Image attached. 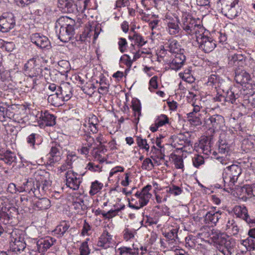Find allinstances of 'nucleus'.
Wrapping results in <instances>:
<instances>
[{
    "instance_id": "1",
    "label": "nucleus",
    "mask_w": 255,
    "mask_h": 255,
    "mask_svg": "<svg viewBox=\"0 0 255 255\" xmlns=\"http://www.w3.org/2000/svg\"><path fill=\"white\" fill-rule=\"evenodd\" d=\"M76 25L75 20L68 16L59 17L55 26H60L58 38L63 42L69 41L75 34Z\"/></svg>"
},
{
    "instance_id": "2",
    "label": "nucleus",
    "mask_w": 255,
    "mask_h": 255,
    "mask_svg": "<svg viewBox=\"0 0 255 255\" xmlns=\"http://www.w3.org/2000/svg\"><path fill=\"white\" fill-rule=\"evenodd\" d=\"M212 239L217 245L218 250L224 255H236L234 239L220 232L213 233Z\"/></svg>"
},
{
    "instance_id": "3",
    "label": "nucleus",
    "mask_w": 255,
    "mask_h": 255,
    "mask_svg": "<svg viewBox=\"0 0 255 255\" xmlns=\"http://www.w3.org/2000/svg\"><path fill=\"white\" fill-rule=\"evenodd\" d=\"M87 0H58V6L63 12L76 14L86 9Z\"/></svg>"
},
{
    "instance_id": "4",
    "label": "nucleus",
    "mask_w": 255,
    "mask_h": 255,
    "mask_svg": "<svg viewBox=\"0 0 255 255\" xmlns=\"http://www.w3.org/2000/svg\"><path fill=\"white\" fill-rule=\"evenodd\" d=\"M87 0H58V6L63 12L76 14L86 9Z\"/></svg>"
},
{
    "instance_id": "5",
    "label": "nucleus",
    "mask_w": 255,
    "mask_h": 255,
    "mask_svg": "<svg viewBox=\"0 0 255 255\" xmlns=\"http://www.w3.org/2000/svg\"><path fill=\"white\" fill-rule=\"evenodd\" d=\"M27 187L26 192L30 195H33L37 198L44 195L48 190L50 184L47 180L40 181L33 178H30L27 180Z\"/></svg>"
},
{
    "instance_id": "6",
    "label": "nucleus",
    "mask_w": 255,
    "mask_h": 255,
    "mask_svg": "<svg viewBox=\"0 0 255 255\" xmlns=\"http://www.w3.org/2000/svg\"><path fill=\"white\" fill-rule=\"evenodd\" d=\"M221 3V12L226 17L233 19L239 13V0H220Z\"/></svg>"
},
{
    "instance_id": "7",
    "label": "nucleus",
    "mask_w": 255,
    "mask_h": 255,
    "mask_svg": "<svg viewBox=\"0 0 255 255\" xmlns=\"http://www.w3.org/2000/svg\"><path fill=\"white\" fill-rule=\"evenodd\" d=\"M223 173V180L225 183L229 182L228 186L231 188L237 181L239 176L242 172L240 166L237 164H232L224 169Z\"/></svg>"
},
{
    "instance_id": "8",
    "label": "nucleus",
    "mask_w": 255,
    "mask_h": 255,
    "mask_svg": "<svg viewBox=\"0 0 255 255\" xmlns=\"http://www.w3.org/2000/svg\"><path fill=\"white\" fill-rule=\"evenodd\" d=\"M151 188L152 187L151 185H147L144 187L141 191L136 192L135 196L138 199V202H136L135 204L129 202V207L132 209L138 210L146 205L152 196L151 194L149 193V191Z\"/></svg>"
},
{
    "instance_id": "9",
    "label": "nucleus",
    "mask_w": 255,
    "mask_h": 255,
    "mask_svg": "<svg viewBox=\"0 0 255 255\" xmlns=\"http://www.w3.org/2000/svg\"><path fill=\"white\" fill-rule=\"evenodd\" d=\"M196 39L199 48L205 53L212 51L216 46L215 41L214 40L212 37L200 34L199 36L197 37Z\"/></svg>"
},
{
    "instance_id": "10",
    "label": "nucleus",
    "mask_w": 255,
    "mask_h": 255,
    "mask_svg": "<svg viewBox=\"0 0 255 255\" xmlns=\"http://www.w3.org/2000/svg\"><path fill=\"white\" fill-rule=\"evenodd\" d=\"M181 22V27L188 34L195 32L196 28L200 26V24L197 23V21L190 15H183Z\"/></svg>"
},
{
    "instance_id": "11",
    "label": "nucleus",
    "mask_w": 255,
    "mask_h": 255,
    "mask_svg": "<svg viewBox=\"0 0 255 255\" xmlns=\"http://www.w3.org/2000/svg\"><path fill=\"white\" fill-rule=\"evenodd\" d=\"M15 25L14 16L12 13H7L0 16V31L7 32Z\"/></svg>"
},
{
    "instance_id": "12",
    "label": "nucleus",
    "mask_w": 255,
    "mask_h": 255,
    "mask_svg": "<svg viewBox=\"0 0 255 255\" xmlns=\"http://www.w3.org/2000/svg\"><path fill=\"white\" fill-rule=\"evenodd\" d=\"M17 209L12 206H2L0 210V219L5 225L9 224L14 216L17 215Z\"/></svg>"
},
{
    "instance_id": "13",
    "label": "nucleus",
    "mask_w": 255,
    "mask_h": 255,
    "mask_svg": "<svg viewBox=\"0 0 255 255\" xmlns=\"http://www.w3.org/2000/svg\"><path fill=\"white\" fill-rule=\"evenodd\" d=\"M24 70L28 71L29 73V77L30 79L33 77H37L42 75V70L38 64H36L35 58H31L29 59L27 62L24 65Z\"/></svg>"
},
{
    "instance_id": "14",
    "label": "nucleus",
    "mask_w": 255,
    "mask_h": 255,
    "mask_svg": "<svg viewBox=\"0 0 255 255\" xmlns=\"http://www.w3.org/2000/svg\"><path fill=\"white\" fill-rule=\"evenodd\" d=\"M228 65L233 67L235 72L240 70L241 67L245 65L246 57L240 54H235L228 57Z\"/></svg>"
},
{
    "instance_id": "15",
    "label": "nucleus",
    "mask_w": 255,
    "mask_h": 255,
    "mask_svg": "<svg viewBox=\"0 0 255 255\" xmlns=\"http://www.w3.org/2000/svg\"><path fill=\"white\" fill-rule=\"evenodd\" d=\"M225 120L223 116L220 115H214L205 119V125L214 129H220L224 126Z\"/></svg>"
},
{
    "instance_id": "16",
    "label": "nucleus",
    "mask_w": 255,
    "mask_h": 255,
    "mask_svg": "<svg viewBox=\"0 0 255 255\" xmlns=\"http://www.w3.org/2000/svg\"><path fill=\"white\" fill-rule=\"evenodd\" d=\"M234 212L237 217L245 220L251 227L255 224V219H252L248 214V209L245 206H236L234 208Z\"/></svg>"
},
{
    "instance_id": "17",
    "label": "nucleus",
    "mask_w": 255,
    "mask_h": 255,
    "mask_svg": "<svg viewBox=\"0 0 255 255\" xmlns=\"http://www.w3.org/2000/svg\"><path fill=\"white\" fill-rule=\"evenodd\" d=\"M30 40L33 43L41 49H49L51 47L48 38L38 33L32 34L30 36Z\"/></svg>"
},
{
    "instance_id": "18",
    "label": "nucleus",
    "mask_w": 255,
    "mask_h": 255,
    "mask_svg": "<svg viewBox=\"0 0 255 255\" xmlns=\"http://www.w3.org/2000/svg\"><path fill=\"white\" fill-rule=\"evenodd\" d=\"M77 174L71 171H68L66 173V185L68 187L74 190L79 189L81 180L77 177Z\"/></svg>"
},
{
    "instance_id": "19",
    "label": "nucleus",
    "mask_w": 255,
    "mask_h": 255,
    "mask_svg": "<svg viewBox=\"0 0 255 255\" xmlns=\"http://www.w3.org/2000/svg\"><path fill=\"white\" fill-rule=\"evenodd\" d=\"M11 239L9 244V248L10 250L12 252L20 253V251H22L26 247V244L24 242V240L20 236H17L16 237H13V235H11Z\"/></svg>"
},
{
    "instance_id": "20",
    "label": "nucleus",
    "mask_w": 255,
    "mask_h": 255,
    "mask_svg": "<svg viewBox=\"0 0 255 255\" xmlns=\"http://www.w3.org/2000/svg\"><path fill=\"white\" fill-rule=\"evenodd\" d=\"M39 118L38 122L40 126H53L56 124V117L48 112L40 113Z\"/></svg>"
},
{
    "instance_id": "21",
    "label": "nucleus",
    "mask_w": 255,
    "mask_h": 255,
    "mask_svg": "<svg viewBox=\"0 0 255 255\" xmlns=\"http://www.w3.org/2000/svg\"><path fill=\"white\" fill-rule=\"evenodd\" d=\"M186 60L185 56L181 52L175 53V58L170 63L169 66L172 70H177L183 65Z\"/></svg>"
},
{
    "instance_id": "22",
    "label": "nucleus",
    "mask_w": 255,
    "mask_h": 255,
    "mask_svg": "<svg viewBox=\"0 0 255 255\" xmlns=\"http://www.w3.org/2000/svg\"><path fill=\"white\" fill-rule=\"evenodd\" d=\"M56 241L52 238L47 237L45 239H40L37 242V249L39 252H44L50 248Z\"/></svg>"
},
{
    "instance_id": "23",
    "label": "nucleus",
    "mask_w": 255,
    "mask_h": 255,
    "mask_svg": "<svg viewBox=\"0 0 255 255\" xmlns=\"http://www.w3.org/2000/svg\"><path fill=\"white\" fill-rule=\"evenodd\" d=\"M221 212L210 211L206 213L204 216V222L205 224L216 225L219 220L221 218Z\"/></svg>"
},
{
    "instance_id": "24",
    "label": "nucleus",
    "mask_w": 255,
    "mask_h": 255,
    "mask_svg": "<svg viewBox=\"0 0 255 255\" xmlns=\"http://www.w3.org/2000/svg\"><path fill=\"white\" fill-rule=\"evenodd\" d=\"M187 116L188 121L191 125L194 126L201 125L203 120H204L205 121V119H207V117H203V114L202 113H197V114L188 113Z\"/></svg>"
},
{
    "instance_id": "25",
    "label": "nucleus",
    "mask_w": 255,
    "mask_h": 255,
    "mask_svg": "<svg viewBox=\"0 0 255 255\" xmlns=\"http://www.w3.org/2000/svg\"><path fill=\"white\" fill-rule=\"evenodd\" d=\"M235 72V80L237 83L243 85L251 80L250 75L244 70H239Z\"/></svg>"
},
{
    "instance_id": "26",
    "label": "nucleus",
    "mask_w": 255,
    "mask_h": 255,
    "mask_svg": "<svg viewBox=\"0 0 255 255\" xmlns=\"http://www.w3.org/2000/svg\"><path fill=\"white\" fill-rule=\"evenodd\" d=\"M16 157L14 152L9 150L2 151H0V160L3 161L8 165L15 162Z\"/></svg>"
},
{
    "instance_id": "27",
    "label": "nucleus",
    "mask_w": 255,
    "mask_h": 255,
    "mask_svg": "<svg viewBox=\"0 0 255 255\" xmlns=\"http://www.w3.org/2000/svg\"><path fill=\"white\" fill-rule=\"evenodd\" d=\"M49 154V164L52 165L54 163L60 161L61 160V155L60 150V146H52L51 148Z\"/></svg>"
},
{
    "instance_id": "28",
    "label": "nucleus",
    "mask_w": 255,
    "mask_h": 255,
    "mask_svg": "<svg viewBox=\"0 0 255 255\" xmlns=\"http://www.w3.org/2000/svg\"><path fill=\"white\" fill-rule=\"evenodd\" d=\"M132 109L134 112V118L133 120V123L137 125L139 120V117L141 116V104L140 101L137 99L133 100L131 102Z\"/></svg>"
},
{
    "instance_id": "29",
    "label": "nucleus",
    "mask_w": 255,
    "mask_h": 255,
    "mask_svg": "<svg viewBox=\"0 0 255 255\" xmlns=\"http://www.w3.org/2000/svg\"><path fill=\"white\" fill-rule=\"evenodd\" d=\"M57 91L63 102L68 101L72 97L71 88L69 86H58Z\"/></svg>"
},
{
    "instance_id": "30",
    "label": "nucleus",
    "mask_w": 255,
    "mask_h": 255,
    "mask_svg": "<svg viewBox=\"0 0 255 255\" xmlns=\"http://www.w3.org/2000/svg\"><path fill=\"white\" fill-rule=\"evenodd\" d=\"M111 240V236L107 231H105L99 238L97 246L104 249H107L109 247V244Z\"/></svg>"
},
{
    "instance_id": "31",
    "label": "nucleus",
    "mask_w": 255,
    "mask_h": 255,
    "mask_svg": "<svg viewBox=\"0 0 255 255\" xmlns=\"http://www.w3.org/2000/svg\"><path fill=\"white\" fill-rule=\"evenodd\" d=\"M59 92L58 91H56V92L51 94L49 95L47 98V101L49 103H50L51 105H53L55 107H59L61 106L63 102H62V100L60 97Z\"/></svg>"
},
{
    "instance_id": "32",
    "label": "nucleus",
    "mask_w": 255,
    "mask_h": 255,
    "mask_svg": "<svg viewBox=\"0 0 255 255\" xmlns=\"http://www.w3.org/2000/svg\"><path fill=\"white\" fill-rule=\"evenodd\" d=\"M38 200L34 203V207L39 210H43L48 209L51 206L50 201L47 198H38Z\"/></svg>"
},
{
    "instance_id": "33",
    "label": "nucleus",
    "mask_w": 255,
    "mask_h": 255,
    "mask_svg": "<svg viewBox=\"0 0 255 255\" xmlns=\"http://www.w3.org/2000/svg\"><path fill=\"white\" fill-rule=\"evenodd\" d=\"M178 229L174 228L168 232L163 233V235L167 239L169 244L173 245L175 244L176 240H178Z\"/></svg>"
},
{
    "instance_id": "34",
    "label": "nucleus",
    "mask_w": 255,
    "mask_h": 255,
    "mask_svg": "<svg viewBox=\"0 0 255 255\" xmlns=\"http://www.w3.org/2000/svg\"><path fill=\"white\" fill-rule=\"evenodd\" d=\"M211 139L209 140L207 137H206V139L203 138L200 141L199 146L204 154L209 155L211 152Z\"/></svg>"
},
{
    "instance_id": "35",
    "label": "nucleus",
    "mask_w": 255,
    "mask_h": 255,
    "mask_svg": "<svg viewBox=\"0 0 255 255\" xmlns=\"http://www.w3.org/2000/svg\"><path fill=\"white\" fill-rule=\"evenodd\" d=\"M179 23V20L178 19H176V21L173 20L168 22L167 26L170 34L174 35L179 32L180 28L178 25Z\"/></svg>"
},
{
    "instance_id": "36",
    "label": "nucleus",
    "mask_w": 255,
    "mask_h": 255,
    "mask_svg": "<svg viewBox=\"0 0 255 255\" xmlns=\"http://www.w3.org/2000/svg\"><path fill=\"white\" fill-rule=\"evenodd\" d=\"M58 66L57 67L58 71L61 74L67 73L70 70V63L67 60H60L58 63Z\"/></svg>"
},
{
    "instance_id": "37",
    "label": "nucleus",
    "mask_w": 255,
    "mask_h": 255,
    "mask_svg": "<svg viewBox=\"0 0 255 255\" xmlns=\"http://www.w3.org/2000/svg\"><path fill=\"white\" fill-rule=\"evenodd\" d=\"M70 226L66 222H63L59 226H57L54 232L59 235L60 237L64 236V234L68 231Z\"/></svg>"
},
{
    "instance_id": "38",
    "label": "nucleus",
    "mask_w": 255,
    "mask_h": 255,
    "mask_svg": "<svg viewBox=\"0 0 255 255\" xmlns=\"http://www.w3.org/2000/svg\"><path fill=\"white\" fill-rule=\"evenodd\" d=\"M169 44L167 47L169 51L172 53H176L181 51V49L178 41L176 40L169 41Z\"/></svg>"
},
{
    "instance_id": "39",
    "label": "nucleus",
    "mask_w": 255,
    "mask_h": 255,
    "mask_svg": "<svg viewBox=\"0 0 255 255\" xmlns=\"http://www.w3.org/2000/svg\"><path fill=\"white\" fill-rule=\"evenodd\" d=\"M103 186V184L97 180L93 182L91 184V189L89 192L90 194L91 195L96 194L102 189Z\"/></svg>"
},
{
    "instance_id": "40",
    "label": "nucleus",
    "mask_w": 255,
    "mask_h": 255,
    "mask_svg": "<svg viewBox=\"0 0 255 255\" xmlns=\"http://www.w3.org/2000/svg\"><path fill=\"white\" fill-rule=\"evenodd\" d=\"M224 93L225 94L227 101L228 102L233 104L237 98L236 97L237 94H235L233 88H230L226 92H224Z\"/></svg>"
},
{
    "instance_id": "41",
    "label": "nucleus",
    "mask_w": 255,
    "mask_h": 255,
    "mask_svg": "<svg viewBox=\"0 0 255 255\" xmlns=\"http://www.w3.org/2000/svg\"><path fill=\"white\" fill-rule=\"evenodd\" d=\"M219 152L221 153H228L230 149L229 147L225 140L220 139L218 141Z\"/></svg>"
},
{
    "instance_id": "42",
    "label": "nucleus",
    "mask_w": 255,
    "mask_h": 255,
    "mask_svg": "<svg viewBox=\"0 0 255 255\" xmlns=\"http://www.w3.org/2000/svg\"><path fill=\"white\" fill-rule=\"evenodd\" d=\"M132 37L135 44H137L139 47L142 46L147 42V41H145L143 37L137 32H134Z\"/></svg>"
},
{
    "instance_id": "43",
    "label": "nucleus",
    "mask_w": 255,
    "mask_h": 255,
    "mask_svg": "<svg viewBox=\"0 0 255 255\" xmlns=\"http://www.w3.org/2000/svg\"><path fill=\"white\" fill-rule=\"evenodd\" d=\"M191 134L189 132H186L178 134L177 138L180 141H183L186 144L189 145L191 144Z\"/></svg>"
},
{
    "instance_id": "44",
    "label": "nucleus",
    "mask_w": 255,
    "mask_h": 255,
    "mask_svg": "<svg viewBox=\"0 0 255 255\" xmlns=\"http://www.w3.org/2000/svg\"><path fill=\"white\" fill-rule=\"evenodd\" d=\"M166 191L174 196H177L180 195L183 191L179 187L174 185H171L167 188Z\"/></svg>"
},
{
    "instance_id": "45",
    "label": "nucleus",
    "mask_w": 255,
    "mask_h": 255,
    "mask_svg": "<svg viewBox=\"0 0 255 255\" xmlns=\"http://www.w3.org/2000/svg\"><path fill=\"white\" fill-rule=\"evenodd\" d=\"M100 87L99 88L98 92L103 95H106L109 92V84H108L103 80H101L100 82Z\"/></svg>"
},
{
    "instance_id": "46",
    "label": "nucleus",
    "mask_w": 255,
    "mask_h": 255,
    "mask_svg": "<svg viewBox=\"0 0 255 255\" xmlns=\"http://www.w3.org/2000/svg\"><path fill=\"white\" fill-rule=\"evenodd\" d=\"M168 118L165 115H161L155 120L156 125L157 127H162L168 123Z\"/></svg>"
},
{
    "instance_id": "47",
    "label": "nucleus",
    "mask_w": 255,
    "mask_h": 255,
    "mask_svg": "<svg viewBox=\"0 0 255 255\" xmlns=\"http://www.w3.org/2000/svg\"><path fill=\"white\" fill-rule=\"evenodd\" d=\"M243 245L246 247L247 249L249 250L255 251V240L251 238H248L243 241Z\"/></svg>"
},
{
    "instance_id": "48",
    "label": "nucleus",
    "mask_w": 255,
    "mask_h": 255,
    "mask_svg": "<svg viewBox=\"0 0 255 255\" xmlns=\"http://www.w3.org/2000/svg\"><path fill=\"white\" fill-rule=\"evenodd\" d=\"M136 141L139 147L145 149L147 151L149 150V146L147 143L146 139H143L140 136H137Z\"/></svg>"
},
{
    "instance_id": "49",
    "label": "nucleus",
    "mask_w": 255,
    "mask_h": 255,
    "mask_svg": "<svg viewBox=\"0 0 255 255\" xmlns=\"http://www.w3.org/2000/svg\"><path fill=\"white\" fill-rule=\"evenodd\" d=\"M37 0H14L16 4L20 7H26Z\"/></svg>"
},
{
    "instance_id": "50",
    "label": "nucleus",
    "mask_w": 255,
    "mask_h": 255,
    "mask_svg": "<svg viewBox=\"0 0 255 255\" xmlns=\"http://www.w3.org/2000/svg\"><path fill=\"white\" fill-rule=\"evenodd\" d=\"M192 160L193 165L197 168L204 163V159L203 157L200 155H196L193 158Z\"/></svg>"
},
{
    "instance_id": "51",
    "label": "nucleus",
    "mask_w": 255,
    "mask_h": 255,
    "mask_svg": "<svg viewBox=\"0 0 255 255\" xmlns=\"http://www.w3.org/2000/svg\"><path fill=\"white\" fill-rule=\"evenodd\" d=\"M173 161L175 167L177 169H182L184 167L183 159L178 155H174Z\"/></svg>"
},
{
    "instance_id": "52",
    "label": "nucleus",
    "mask_w": 255,
    "mask_h": 255,
    "mask_svg": "<svg viewBox=\"0 0 255 255\" xmlns=\"http://www.w3.org/2000/svg\"><path fill=\"white\" fill-rule=\"evenodd\" d=\"M119 48L122 53H124L127 50L128 43L125 38H120L118 42Z\"/></svg>"
},
{
    "instance_id": "53",
    "label": "nucleus",
    "mask_w": 255,
    "mask_h": 255,
    "mask_svg": "<svg viewBox=\"0 0 255 255\" xmlns=\"http://www.w3.org/2000/svg\"><path fill=\"white\" fill-rule=\"evenodd\" d=\"M79 250L80 255H88L90 254V250L87 242H84L82 244Z\"/></svg>"
},
{
    "instance_id": "54",
    "label": "nucleus",
    "mask_w": 255,
    "mask_h": 255,
    "mask_svg": "<svg viewBox=\"0 0 255 255\" xmlns=\"http://www.w3.org/2000/svg\"><path fill=\"white\" fill-rule=\"evenodd\" d=\"M153 166L151 160L149 158H147L143 160L141 167L143 169L149 170L151 169Z\"/></svg>"
},
{
    "instance_id": "55",
    "label": "nucleus",
    "mask_w": 255,
    "mask_h": 255,
    "mask_svg": "<svg viewBox=\"0 0 255 255\" xmlns=\"http://www.w3.org/2000/svg\"><path fill=\"white\" fill-rule=\"evenodd\" d=\"M121 61L124 63L128 68H130L133 62V61L131 59L130 56L127 54H125L121 57Z\"/></svg>"
},
{
    "instance_id": "56",
    "label": "nucleus",
    "mask_w": 255,
    "mask_h": 255,
    "mask_svg": "<svg viewBox=\"0 0 255 255\" xmlns=\"http://www.w3.org/2000/svg\"><path fill=\"white\" fill-rule=\"evenodd\" d=\"M223 92V94H220L219 92H218L217 95L214 98V100L215 101L221 102L222 104H224L227 101L224 91Z\"/></svg>"
},
{
    "instance_id": "57",
    "label": "nucleus",
    "mask_w": 255,
    "mask_h": 255,
    "mask_svg": "<svg viewBox=\"0 0 255 255\" xmlns=\"http://www.w3.org/2000/svg\"><path fill=\"white\" fill-rule=\"evenodd\" d=\"M38 137V135L36 133H32L29 135L27 138V142L33 148H34V145L36 139Z\"/></svg>"
},
{
    "instance_id": "58",
    "label": "nucleus",
    "mask_w": 255,
    "mask_h": 255,
    "mask_svg": "<svg viewBox=\"0 0 255 255\" xmlns=\"http://www.w3.org/2000/svg\"><path fill=\"white\" fill-rule=\"evenodd\" d=\"M244 190L248 196L251 197L252 196H255V191L251 186L249 185L244 186L243 188V191H244Z\"/></svg>"
},
{
    "instance_id": "59",
    "label": "nucleus",
    "mask_w": 255,
    "mask_h": 255,
    "mask_svg": "<svg viewBox=\"0 0 255 255\" xmlns=\"http://www.w3.org/2000/svg\"><path fill=\"white\" fill-rule=\"evenodd\" d=\"M14 44L12 42H6L4 41L3 46L2 48H4L7 51H12L14 48Z\"/></svg>"
},
{
    "instance_id": "60",
    "label": "nucleus",
    "mask_w": 255,
    "mask_h": 255,
    "mask_svg": "<svg viewBox=\"0 0 255 255\" xmlns=\"http://www.w3.org/2000/svg\"><path fill=\"white\" fill-rule=\"evenodd\" d=\"M91 228L89 224L87 223L86 220H85L81 232V235L82 236L88 235V232L91 230Z\"/></svg>"
},
{
    "instance_id": "61",
    "label": "nucleus",
    "mask_w": 255,
    "mask_h": 255,
    "mask_svg": "<svg viewBox=\"0 0 255 255\" xmlns=\"http://www.w3.org/2000/svg\"><path fill=\"white\" fill-rule=\"evenodd\" d=\"M133 233L130 231L129 229L126 228L124 231V238L126 240H128L130 239H132L134 238Z\"/></svg>"
},
{
    "instance_id": "62",
    "label": "nucleus",
    "mask_w": 255,
    "mask_h": 255,
    "mask_svg": "<svg viewBox=\"0 0 255 255\" xmlns=\"http://www.w3.org/2000/svg\"><path fill=\"white\" fill-rule=\"evenodd\" d=\"M157 78L158 77L156 76H154L152 77L149 81L150 87H152L154 89H157L158 88V84L157 81Z\"/></svg>"
},
{
    "instance_id": "63",
    "label": "nucleus",
    "mask_w": 255,
    "mask_h": 255,
    "mask_svg": "<svg viewBox=\"0 0 255 255\" xmlns=\"http://www.w3.org/2000/svg\"><path fill=\"white\" fill-rule=\"evenodd\" d=\"M6 105L3 103L0 104V121L3 122L4 121V113Z\"/></svg>"
},
{
    "instance_id": "64",
    "label": "nucleus",
    "mask_w": 255,
    "mask_h": 255,
    "mask_svg": "<svg viewBox=\"0 0 255 255\" xmlns=\"http://www.w3.org/2000/svg\"><path fill=\"white\" fill-rule=\"evenodd\" d=\"M119 250L120 251V254L121 255H122L124 254H131L132 255H133V253L131 252V249L130 248L128 247H121L119 249Z\"/></svg>"
}]
</instances>
